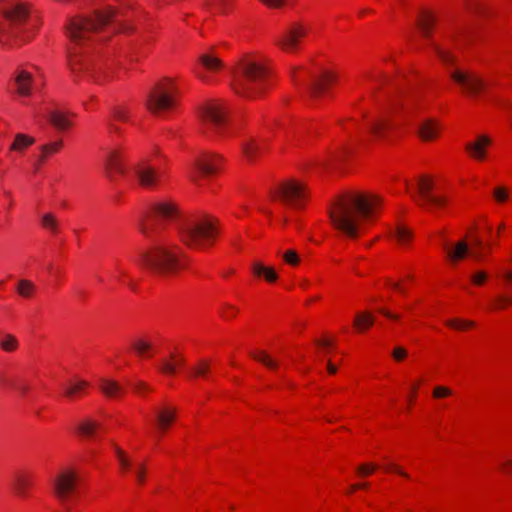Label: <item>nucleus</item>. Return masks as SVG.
<instances>
[{
    "label": "nucleus",
    "instance_id": "nucleus-13",
    "mask_svg": "<svg viewBox=\"0 0 512 512\" xmlns=\"http://www.w3.org/2000/svg\"><path fill=\"white\" fill-rule=\"evenodd\" d=\"M417 203L429 210L442 209L448 204V196L437 182L429 176H422L418 180Z\"/></svg>",
    "mask_w": 512,
    "mask_h": 512
},
{
    "label": "nucleus",
    "instance_id": "nucleus-24",
    "mask_svg": "<svg viewBox=\"0 0 512 512\" xmlns=\"http://www.w3.org/2000/svg\"><path fill=\"white\" fill-rule=\"evenodd\" d=\"M416 24L423 38L434 41L432 37L437 25V18L434 12L429 9L420 10L417 16ZM430 43L431 42H429V44Z\"/></svg>",
    "mask_w": 512,
    "mask_h": 512
},
{
    "label": "nucleus",
    "instance_id": "nucleus-51",
    "mask_svg": "<svg viewBox=\"0 0 512 512\" xmlns=\"http://www.w3.org/2000/svg\"><path fill=\"white\" fill-rule=\"evenodd\" d=\"M41 226L52 235H57L59 233V222L56 216L52 213H46L42 216Z\"/></svg>",
    "mask_w": 512,
    "mask_h": 512
},
{
    "label": "nucleus",
    "instance_id": "nucleus-29",
    "mask_svg": "<svg viewBox=\"0 0 512 512\" xmlns=\"http://www.w3.org/2000/svg\"><path fill=\"white\" fill-rule=\"evenodd\" d=\"M251 273L254 278L263 279L268 284H274L278 281L279 275L271 266H265L261 261L256 260L251 265Z\"/></svg>",
    "mask_w": 512,
    "mask_h": 512
},
{
    "label": "nucleus",
    "instance_id": "nucleus-59",
    "mask_svg": "<svg viewBox=\"0 0 512 512\" xmlns=\"http://www.w3.org/2000/svg\"><path fill=\"white\" fill-rule=\"evenodd\" d=\"M453 394L454 392L451 388L442 385L435 386L432 391V397L437 400L451 397Z\"/></svg>",
    "mask_w": 512,
    "mask_h": 512
},
{
    "label": "nucleus",
    "instance_id": "nucleus-50",
    "mask_svg": "<svg viewBox=\"0 0 512 512\" xmlns=\"http://www.w3.org/2000/svg\"><path fill=\"white\" fill-rule=\"evenodd\" d=\"M512 306V295H498L489 304L490 311H501Z\"/></svg>",
    "mask_w": 512,
    "mask_h": 512
},
{
    "label": "nucleus",
    "instance_id": "nucleus-19",
    "mask_svg": "<svg viewBox=\"0 0 512 512\" xmlns=\"http://www.w3.org/2000/svg\"><path fill=\"white\" fill-rule=\"evenodd\" d=\"M381 471L384 475H396L399 477L410 478V475L395 463H385L378 465L374 462H365L355 468V476L358 478H367Z\"/></svg>",
    "mask_w": 512,
    "mask_h": 512
},
{
    "label": "nucleus",
    "instance_id": "nucleus-36",
    "mask_svg": "<svg viewBox=\"0 0 512 512\" xmlns=\"http://www.w3.org/2000/svg\"><path fill=\"white\" fill-rule=\"evenodd\" d=\"M90 388V383L87 381H77L75 383L69 384L64 393L63 396L68 399L69 401H76L84 397Z\"/></svg>",
    "mask_w": 512,
    "mask_h": 512
},
{
    "label": "nucleus",
    "instance_id": "nucleus-26",
    "mask_svg": "<svg viewBox=\"0 0 512 512\" xmlns=\"http://www.w3.org/2000/svg\"><path fill=\"white\" fill-rule=\"evenodd\" d=\"M74 113L65 112L62 110H52L48 115V121L53 128L58 131H68L73 127Z\"/></svg>",
    "mask_w": 512,
    "mask_h": 512
},
{
    "label": "nucleus",
    "instance_id": "nucleus-4",
    "mask_svg": "<svg viewBox=\"0 0 512 512\" xmlns=\"http://www.w3.org/2000/svg\"><path fill=\"white\" fill-rule=\"evenodd\" d=\"M139 264L158 276L177 277L190 268L191 258L176 243H157L140 254Z\"/></svg>",
    "mask_w": 512,
    "mask_h": 512
},
{
    "label": "nucleus",
    "instance_id": "nucleus-62",
    "mask_svg": "<svg viewBox=\"0 0 512 512\" xmlns=\"http://www.w3.org/2000/svg\"><path fill=\"white\" fill-rule=\"evenodd\" d=\"M18 376L2 374L0 376V387L7 390H14Z\"/></svg>",
    "mask_w": 512,
    "mask_h": 512
},
{
    "label": "nucleus",
    "instance_id": "nucleus-6",
    "mask_svg": "<svg viewBox=\"0 0 512 512\" xmlns=\"http://www.w3.org/2000/svg\"><path fill=\"white\" fill-rule=\"evenodd\" d=\"M221 231L218 218L206 214L185 223L179 231V238L190 250L209 252L216 247Z\"/></svg>",
    "mask_w": 512,
    "mask_h": 512
},
{
    "label": "nucleus",
    "instance_id": "nucleus-8",
    "mask_svg": "<svg viewBox=\"0 0 512 512\" xmlns=\"http://www.w3.org/2000/svg\"><path fill=\"white\" fill-rule=\"evenodd\" d=\"M180 217L179 206L172 200L150 204L140 218L138 229L146 238H153L166 230Z\"/></svg>",
    "mask_w": 512,
    "mask_h": 512
},
{
    "label": "nucleus",
    "instance_id": "nucleus-22",
    "mask_svg": "<svg viewBox=\"0 0 512 512\" xmlns=\"http://www.w3.org/2000/svg\"><path fill=\"white\" fill-rule=\"evenodd\" d=\"M33 84L32 72L24 68H17L10 83V91L18 97L28 98L32 95Z\"/></svg>",
    "mask_w": 512,
    "mask_h": 512
},
{
    "label": "nucleus",
    "instance_id": "nucleus-61",
    "mask_svg": "<svg viewBox=\"0 0 512 512\" xmlns=\"http://www.w3.org/2000/svg\"><path fill=\"white\" fill-rule=\"evenodd\" d=\"M489 275L485 271H477L470 277L471 283L476 287H482L488 281Z\"/></svg>",
    "mask_w": 512,
    "mask_h": 512
},
{
    "label": "nucleus",
    "instance_id": "nucleus-56",
    "mask_svg": "<svg viewBox=\"0 0 512 512\" xmlns=\"http://www.w3.org/2000/svg\"><path fill=\"white\" fill-rule=\"evenodd\" d=\"M0 347L6 352H13L18 348V341L12 334H5L0 337Z\"/></svg>",
    "mask_w": 512,
    "mask_h": 512
},
{
    "label": "nucleus",
    "instance_id": "nucleus-64",
    "mask_svg": "<svg viewBox=\"0 0 512 512\" xmlns=\"http://www.w3.org/2000/svg\"><path fill=\"white\" fill-rule=\"evenodd\" d=\"M498 470L502 475L512 477V458L500 462Z\"/></svg>",
    "mask_w": 512,
    "mask_h": 512
},
{
    "label": "nucleus",
    "instance_id": "nucleus-32",
    "mask_svg": "<svg viewBox=\"0 0 512 512\" xmlns=\"http://www.w3.org/2000/svg\"><path fill=\"white\" fill-rule=\"evenodd\" d=\"M375 323V317L369 311H360L355 314L352 328L355 333L364 334L369 331Z\"/></svg>",
    "mask_w": 512,
    "mask_h": 512
},
{
    "label": "nucleus",
    "instance_id": "nucleus-5",
    "mask_svg": "<svg viewBox=\"0 0 512 512\" xmlns=\"http://www.w3.org/2000/svg\"><path fill=\"white\" fill-rule=\"evenodd\" d=\"M239 75L233 82L234 92L244 98H257L273 85L269 62L257 55H246L238 63Z\"/></svg>",
    "mask_w": 512,
    "mask_h": 512
},
{
    "label": "nucleus",
    "instance_id": "nucleus-16",
    "mask_svg": "<svg viewBox=\"0 0 512 512\" xmlns=\"http://www.w3.org/2000/svg\"><path fill=\"white\" fill-rule=\"evenodd\" d=\"M468 252L475 258H481L488 253V245L475 231H469L466 241L458 242L455 248L448 252V257L450 261L458 262L464 259Z\"/></svg>",
    "mask_w": 512,
    "mask_h": 512
},
{
    "label": "nucleus",
    "instance_id": "nucleus-44",
    "mask_svg": "<svg viewBox=\"0 0 512 512\" xmlns=\"http://www.w3.org/2000/svg\"><path fill=\"white\" fill-rule=\"evenodd\" d=\"M252 357L255 361L263 364L271 371H275L279 367L278 361L272 358L266 351L264 350H256L252 352Z\"/></svg>",
    "mask_w": 512,
    "mask_h": 512
},
{
    "label": "nucleus",
    "instance_id": "nucleus-39",
    "mask_svg": "<svg viewBox=\"0 0 512 512\" xmlns=\"http://www.w3.org/2000/svg\"><path fill=\"white\" fill-rule=\"evenodd\" d=\"M200 65L210 72H219L224 69V63L221 59L213 54L206 53L199 57Z\"/></svg>",
    "mask_w": 512,
    "mask_h": 512
},
{
    "label": "nucleus",
    "instance_id": "nucleus-3",
    "mask_svg": "<svg viewBox=\"0 0 512 512\" xmlns=\"http://www.w3.org/2000/svg\"><path fill=\"white\" fill-rule=\"evenodd\" d=\"M383 209L381 196L365 191H347L338 195L328 212L333 227L351 240H356L379 219Z\"/></svg>",
    "mask_w": 512,
    "mask_h": 512
},
{
    "label": "nucleus",
    "instance_id": "nucleus-35",
    "mask_svg": "<svg viewBox=\"0 0 512 512\" xmlns=\"http://www.w3.org/2000/svg\"><path fill=\"white\" fill-rule=\"evenodd\" d=\"M130 350L141 359H151L155 355L152 343L144 338L133 340L130 344Z\"/></svg>",
    "mask_w": 512,
    "mask_h": 512
},
{
    "label": "nucleus",
    "instance_id": "nucleus-54",
    "mask_svg": "<svg viewBox=\"0 0 512 512\" xmlns=\"http://www.w3.org/2000/svg\"><path fill=\"white\" fill-rule=\"evenodd\" d=\"M505 229H506L505 223H503V222L500 223L498 225V227H497L496 238H493V236H492V231H493L492 226L489 225L488 223H485L486 237H485L484 243L488 245V249L491 246L496 245L498 243V238L504 232Z\"/></svg>",
    "mask_w": 512,
    "mask_h": 512
},
{
    "label": "nucleus",
    "instance_id": "nucleus-33",
    "mask_svg": "<svg viewBox=\"0 0 512 512\" xmlns=\"http://www.w3.org/2000/svg\"><path fill=\"white\" fill-rule=\"evenodd\" d=\"M62 148H63L62 140H56V141L42 145L40 147L39 157L35 163V170L38 171L41 168V166H43L50 157H52L53 155L60 152Z\"/></svg>",
    "mask_w": 512,
    "mask_h": 512
},
{
    "label": "nucleus",
    "instance_id": "nucleus-30",
    "mask_svg": "<svg viewBox=\"0 0 512 512\" xmlns=\"http://www.w3.org/2000/svg\"><path fill=\"white\" fill-rule=\"evenodd\" d=\"M268 137L262 136L259 140L250 139L243 145V154L248 161H254L267 149Z\"/></svg>",
    "mask_w": 512,
    "mask_h": 512
},
{
    "label": "nucleus",
    "instance_id": "nucleus-7",
    "mask_svg": "<svg viewBox=\"0 0 512 512\" xmlns=\"http://www.w3.org/2000/svg\"><path fill=\"white\" fill-rule=\"evenodd\" d=\"M30 15V5L18 0L0 1V44L18 46L28 40L23 25Z\"/></svg>",
    "mask_w": 512,
    "mask_h": 512
},
{
    "label": "nucleus",
    "instance_id": "nucleus-18",
    "mask_svg": "<svg viewBox=\"0 0 512 512\" xmlns=\"http://www.w3.org/2000/svg\"><path fill=\"white\" fill-rule=\"evenodd\" d=\"M451 78L468 97L477 98L487 90V84L475 73L455 69Z\"/></svg>",
    "mask_w": 512,
    "mask_h": 512
},
{
    "label": "nucleus",
    "instance_id": "nucleus-27",
    "mask_svg": "<svg viewBox=\"0 0 512 512\" xmlns=\"http://www.w3.org/2000/svg\"><path fill=\"white\" fill-rule=\"evenodd\" d=\"M100 392L108 399L120 400L125 397L126 389L117 381L107 378H101L98 382Z\"/></svg>",
    "mask_w": 512,
    "mask_h": 512
},
{
    "label": "nucleus",
    "instance_id": "nucleus-53",
    "mask_svg": "<svg viewBox=\"0 0 512 512\" xmlns=\"http://www.w3.org/2000/svg\"><path fill=\"white\" fill-rule=\"evenodd\" d=\"M491 196L497 204H506L510 199V189L504 185H498L492 190Z\"/></svg>",
    "mask_w": 512,
    "mask_h": 512
},
{
    "label": "nucleus",
    "instance_id": "nucleus-17",
    "mask_svg": "<svg viewBox=\"0 0 512 512\" xmlns=\"http://www.w3.org/2000/svg\"><path fill=\"white\" fill-rule=\"evenodd\" d=\"M341 72L335 67H325L313 78L310 93L314 98L328 96L340 82Z\"/></svg>",
    "mask_w": 512,
    "mask_h": 512
},
{
    "label": "nucleus",
    "instance_id": "nucleus-48",
    "mask_svg": "<svg viewBox=\"0 0 512 512\" xmlns=\"http://www.w3.org/2000/svg\"><path fill=\"white\" fill-rule=\"evenodd\" d=\"M464 8L469 13L477 16L486 17L488 15L487 7L481 0H465Z\"/></svg>",
    "mask_w": 512,
    "mask_h": 512
},
{
    "label": "nucleus",
    "instance_id": "nucleus-46",
    "mask_svg": "<svg viewBox=\"0 0 512 512\" xmlns=\"http://www.w3.org/2000/svg\"><path fill=\"white\" fill-rule=\"evenodd\" d=\"M113 448H114L116 460L119 465V470H120L121 474L123 476H125L126 473L128 471H130L131 466H132L130 458H129L128 454L119 446L114 445Z\"/></svg>",
    "mask_w": 512,
    "mask_h": 512
},
{
    "label": "nucleus",
    "instance_id": "nucleus-42",
    "mask_svg": "<svg viewBox=\"0 0 512 512\" xmlns=\"http://www.w3.org/2000/svg\"><path fill=\"white\" fill-rule=\"evenodd\" d=\"M240 313V308L232 303L223 302L218 309V316L224 321L235 320Z\"/></svg>",
    "mask_w": 512,
    "mask_h": 512
},
{
    "label": "nucleus",
    "instance_id": "nucleus-52",
    "mask_svg": "<svg viewBox=\"0 0 512 512\" xmlns=\"http://www.w3.org/2000/svg\"><path fill=\"white\" fill-rule=\"evenodd\" d=\"M46 270L49 278L55 285H60L62 283L65 278V270L63 267L54 263H50L47 265Z\"/></svg>",
    "mask_w": 512,
    "mask_h": 512
},
{
    "label": "nucleus",
    "instance_id": "nucleus-1",
    "mask_svg": "<svg viewBox=\"0 0 512 512\" xmlns=\"http://www.w3.org/2000/svg\"><path fill=\"white\" fill-rule=\"evenodd\" d=\"M394 67L393 58L387 57L380 65L371 66L361 71L356 79L357 86L371 92L392 86L398 91V96L390 99L386 108L371 112L367 108L359 106L355 109L353 116L339 119L337 127L341 131L340 143L327 155L318 157L312 162L311 165L315 169L326 171L348 159L356 141L366 130L376 141L392 142L396 128L395 121L411 122L424 110L422 92L416 87L418 76L414 72L406 74L398 71L389 81L386 74Z\"/></svg>",
    "mask_w": 512,
    "mask_h": 512
},
{
    "label": "nucleus",
    "instance_id": "nucleus-45",
    "mask_svg": "<svg viewBox=\"0 0 512 512\" xmlns=\"http://www.w3.org/2000/svg\"><path fill=\"white\" fill-rule=\"evenodd\" d=\"M445 326L449 329L465 332L475 327V322L462 318H451L445 321Z\"/></svg>",
    "mask_w": 512,
    "mask_h": 512
},
{
    "label": "nucleus",
    "instance_id": "nucleus-40",
    "mask_svg": "<svg viewBox=\"0 0 512 512\" xmlns=\"http://www.w3.org/2000/svg\"><path fill=\"white\" fill-rule=\"evenodd\" d=\"M391 238L400 246H407L413 240V233L411 229L405 225L398 224L395 230L391 233Z\"/></svg>",
    "mask_w": 512,
    "mask_h": 512
},
{
    "label": "nucleus",
    "instance_id": "nucleus-31",
    "mask_svg": "<svg viewBox=\"0 0 512 512\" xmlns=\"http://www.w3.org/2000/svg\"><path fill=\"white\" fill-rule=\"evenodd\" d=\"M212 363L209 359L197 360L188 370V376L192 380H208L211 376Z\"/></svg>",
    "mask_w": 512,
    "mask_h": 512
},
{
    "label": "nucleus",
    "instance_id": "nucleus-15",
    "mask_svg": "<svg viewBox=\"0 0 512 512\" xmlns=\"http://www.w3.org/2000/svg\"><path fill=\"white\" fill-rule=\"evenodd\" d=\"M311 31L309 23L294 21L277 37L275 44L283 52L295 54L300 51L301 46Z\"/></svg>",
    "mask_w": 512,
    "mask_h": 512
},
{
    "label": "nucleus",
    "instance_id": "nucleus-34",
    "mask_svg": "<svg viewBox=\"0 0 512 512\" xmlns=\"http://www.w3.org/2000/svg\"><path fill=\"white\" fill-rule=\"evenodd\" d=\"M75 483L76 482H53L51 489L55 496L61 501L71 500L78 493Z\"/></svg>",
    "mask_w": 512,
    "mask_h": 512
},
{
    "label": "nucleus",
    "instance_id": "nucleus-38",
    "mask_svg": "<svg viewBox=\"0 0 512 512\" xmlns=\"http://www.w3.org/2000/svg\"><path fill=\"white\" fill-rule=\"evenodd\" d=\"M101 429V424L93 419L86 418L79 422L77 433L81 437L90 438L95 436Z\"/></svg>",
    "mask_w": 512,
    "mask_h": 512
},
{
    "label": "nucleus",
    "instance_id": "nucleus-28",
    "mask_svg": "<svg viewBox=\"0 0 512 512\" xmlns=\"http://www.w3.org/2000/svg\"><path fill=\"white\" fill-rule=\"evenodd\" d=\"M176 420V408L172 406L162 407L156 416L157 433L164 435Z\"/></svg>",
    "mask_w": 512,
    "mask_h": 512
},
{
    "label": "nucleus",
    "instance_id": "nucleus-11",
    "mask_svg": "<svg viewBox=\"0 0 512 512\" xmlns=\"http://www.w3.org/2000/svg\"><path fill=\"white\" fill-rule=\"evenodd\" d=\"M168 172V160L159 151L142 159L133 166V173L140 187L156 189L160 186Z\"/></svg>",
    "mask_w": 512,
    "mask_h": 512
},
{
    "label": "nucleus",
    "instance_id": "nucleus-9",
    "mask_svg": "<svg viewBox=\"0 0 512 512\" xmlns=\"http://www.w3.org/2000/svg\"><path fill=\"white\" fill-rule=\"evenodd\" d=\"M477 39V29L473 26L466 25L458 27L449 35L443 36L441 42L431 41L429 47L442 65L447 68H452L457 64V57L451 51L448 44H451L457 50H465L472 47Z\"/></svg>",
    "mask_w": 512,
    "mask_h": 512
},
{
    "label": "nucleus",
    "instance_id": "nucleus-25",
    "mask_svg": "<svg viewBox=\"0 0 512 512\" xmlns=\"http://www.w3.org/2000/svg\"><path fill=\"white\" fill-rule=\"evenodd\" d=\"M441 124L436 119H426L424 120L418 128L417 134L419 139L422 142L430 143L435 142L441 136Z\"/></svg>",
    "mask_w": 512,
    "mask_h": 512
},
{
    "label": "nucleus",
    "instance_id": "nucleus-58",
    "mask_svg": "<svg viewBox=\"0 0 512 512\" xmlns=\"http://www.w3.org/2000/svg\"><path fill=\"white\" fill-rule=\"evenodd\" d=\"M79 476L78 471L73 466H68L63 468L59 474L57 475L55 480H77V477Z\"/></svg>",
    "mask_w": 512,
    "mask_h": 512
},
{
    "label": "nucleus",
    "instance_id": "nucleus-43",
    "mask_svg": "<svg viewBox=\"0 0 512 512\" xmlns=\"http://www.w3.org/2000/svg\"><path fill=\"white\" fill-rule=\"evenodd\" d=\"M108 118L115 122L129 123L131 111L125 105H116L111 108Z\"/></svg>",
    "mask_w": 512,
    "mask_h": 512
},
{
    "label": "nucleus",
    "instance_id": "nucleus-14",
    "mask_svg": "<svg viewBox=\"0 0 512 512\" xmlns=\"http://www.w3.org/2000/svg\"><path fill=\"white\" fill-rule=\"evenodd\" d=\"M229 109L220 101H211L204 104L200 109V118L204 125L220 136L229 133L230 121L228 118Z\"/></svg>",
    "mask_w": 512,
    "mask_h": 512
},
{
    "label": "nucleus",
    "instance_id": "nucleus-47",
    "mask_svg": "<svg viewBox=\"0 0 512 512\" xmlns=\"http://www.w3.org/2000/svg\"><path fill=\"white\" fill-rule=\"evenodd\" d=\"M35 143V139L27 134L19 133L15 136L11 146V151L21 152Z\"/></svg>",
    "mask_w": 512,
    "mask_h": 512
},
{
    "label": "nucleus",
    "instance_id": "nucleus-2",
    "mask_svg": "<svg viewBox=\"0 0 512 512\" xmlns=\"http://www.w3.org/2000/svg\"><path fill=\"white\" fill-rule=\"evenodd\" d=\"M124 15L116 8L107 7L91 16H75L66 25V33L73 47L69 49L68 65L74 74L85 75L98 84H105L114 78V72L106 68L102 59L78 51V47L91 40L105 27L119 24L120 31L131 34V24H121Z\"/></svg>",
    "mask_w": 512,
    "mask_h": 512
},
{
    "label": "nucleus",
    "instance_id": "nucleus-23",
    "mask_svg": "<svg viewBox=\"0 0 512 512\" xmlns=\"http://www.w3.org/2000/svg\"><path fill=\"white\" fill-rule=\"evenodd\" d=\"M123 158L124 147L121 145L108 152L104 166L106 174L110 179L125 174Z\"/></svg>",
    "mask_w": 512,
    "mask_h": 512
},
{
    "label": "nucleus",
    "instance_id": "nucleus-49",
    "mask_svg": "<svg viewBox=\"0 0 512 512\" xmlns=\"http://www.w3.org/2000/svg\"><path fill=\"white\" fill-rule=\"evenodd\" d=\"M16 291L21 297L31 299L35 295L36 287L32 281L22 279L18 281Z\"/></svg>",
    "mask_w": 512,
    "mask_h": 512
},
{
    "label": "nucleus",
    "instance_id": "nucleus-57",
    "mask_svg": "<svg viewBox=\"0 0 512 512\" xmlns=\"http://www.w3.org/2000/svg\"><path fill=\"white\" fill-rule=\"evenodd\" d=\"M282 260L286 265L298 267L301 264V258L294 249H288L282 254Z\"/></svg>",
    "mask_w": 512,
    "mask_h": 512
},
{
    "label": "nucleus",
    "instance_id": "nucleus-60",
    "mask_svg": "<svg viewBox=\"0 0 512 512\" xmlns=\"http://www.w3.org/2000/svg\"><path fill=\"white\" fill-rule=\"evenodd\" d=\"M132 390L136 395L141 397H144L153 391L152 387L144 381L135 382L132 385Z\"/></svg>",
    "mask_w": 512,
    "mask_h": 512
},
{
    "label": "nucleus",
    "instance_id": "nucleus-10",
    "mask_svg": "<svg viewBox=\"0 0 512 512\" xmlns=\"http://www.w3.org/2000/svg\"><path fill=\"white\" fill-rule=\"evenodd\" d=\"M180 91L175 79L164 77L150 89L146 98L147 110L156 116L174 110L178 104Z\"/></svg>",
    "mask_w": 512,
    "mask_h": 512
},
{
    "label": "nucleus",
    "instance_id": "nucleus-63",
    "mask_svg": "<svg viewBox=\"0 0 512 512\" xmlns=\"http://www.w3.org/2000/svg\"><path fill=\"white\" fill-rule=\"evenodd\" d=\"M318 348L324 353H330L334 349V340L328 337H322L316 341Z\"/></svg>",
    "mask_w": 512,
    "mask_h": 512
},
{
    "label": "nucleus",
    "instance_id": "nucleus-12",
    "mask_svg": "<svg viewBox=\"0 0 512 512\" xmlns=\"http://www.w3.org/2000/svg\"><path fill=\"white\" fill-rule=\"evenodd\" d=\"M274 199L292 209H304L310 199V190L306 183L295 178L283 180L274 191Z\"/></svg>",
    "mask_w": 512,
    "mask_h": 512
},
{
    "label": "nucleus",
    "instance_id": "nucleus-41",
    "mask_svg": "<svg viewBox=\"0 0 512 512\" xmlns=\"http://www.w3.org/2000/svg\"><path fill=\"white\" fill-rule=\"evenodd\" d=\"M207 6L216 14H229L234 9L235 0H207Z\"/></svg>",
    "mask_w": 512,
    "mask_h": 512
},
{
    "label": "nucleus",
    "instance_id": "nucleus-37",
    "mask_svg": "<svg viewBox=\"0 0 512 512\" xmlns=\"http://www.w3.org/2000/svg\"><path fill=\"white\" fill-rule=\"evenodd\" d=\"M184 363V358L181 353L174 351L171 352L169 357L164 359L161 365V372L168 376H173L177 368L181 367Z\"/></svg>",
    "mask_w": 512,
    "mask_h": 512
},
{
    "label": "nucleus",
    "instance_id": "nucleus-21",
    "mask_svg": "<svg viewBox=\"0 0 512 512\" xmlns=\"http://www.w3.org/2000/svg\"><path fill=\"white\" fill-rule=\"evenodd\" d=\"M492 145L493 140L489 135L479 134L465 144L464 150L470 159L483 163L488 159V152Z\"/></svg>",
    "mask_w": 512,
    "mask_h": 512
},
{
    "label": "nucleus",
    "instance_id": "nucleus-20",
    "mask_svg": "<svg viewBox=\"0 0 512 512\" xmlns=\"http://www.w3.org/2000/svg\"><path fill=\"white\" fill-rule=\"evenodd\" d=\"M224 164L221 155L215 153H202L195 162L194 168L199 173V177H213L220 173Z\"/></svg>",
    "mask_w": 512,
    "mask_h": 512
},
{
    "label": "nucleus",
    "instance_id": "nucleus-55",
    "mask_svg": "<svg viewBox=\"0 0 512 512\" xmlns=\"http://www.w3.org/2000/svg\"><path fill=\"white\" fill-rule=\"evenodd\" d=\"M423 384H424L423 378H418L411 383L410 391H409V394L407 397V403H408L409 408H412L415 405V403L418 399L419 390Z\"/></svg>",
    "mask_w": 512,
    "mask_h": 512
}]
</instances>
